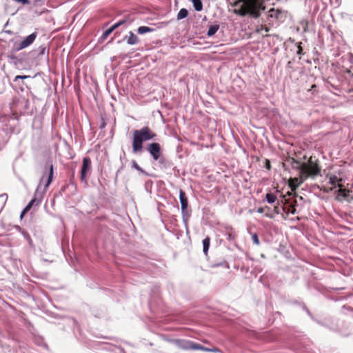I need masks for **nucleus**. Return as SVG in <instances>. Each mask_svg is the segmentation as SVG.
Returning a JSON list of instances; mask_svg holds the SVG:
<instances>
[{
	"instance_id": "f257e3e1",
	"label": "nucleus",
	"mask_w": 353,
	"mask_h": 353,
	"mask_svg": "<svg viewBox=\"0 0 353 353\" xmlns=\"http://www.w3.org/2000/svg\"><path fill=\"white\" fill-rule=\"evenodd\" d=\"M265 0H228L230 4L236 7L233 12L244 17L251 16L258 18L260 16L261 10L265 9L263 5Z\"/></svg>"
},
{
	"instance_id": "f03ea898",
	"label": "nucleus",
	"mask_w": 353,
	"mask_h": 353,
	"mask_svg": "<svg viewBox=\"0 0 353 353\" xmlns=\"http://www.w3.org/2000/svg\"><path fill=\"white\" fill-rule=\"evenodd\" d=\"M156 137L157 134L148 126H143L139 130H134L132 132V152L136 154L141 152L143 143L153 140Z\"/></svg>"
},
{
	"instance_id": "7ed1b4c3",
	"label": "nucleus",
	"mask_w": 353,
	"mask_h": 353,
	"mask_svg": "<svg viewBox=\"0 0 353 353\" xmlns=\"http://www.w3.org/2000/svg\"><path fill=\"white\" fill-rule=\"evenodd\" d=\"M294 162L299 165L301 177L305 179L309 176H314L319 175L321 172V168L318 161H314L312 157H310L307 163H300L299 161Z\"/></svg>"
},
{
	"instance_id": "20e7f679",
	"label": "nucleus",
	"mask_w": 353,
	"mask_h": 353,
	"mask_svg": "<svg viewBox=\"0 0 353 353\" xmlns=\"http://www.w3.org/2000/svg\"><path fill=\"white\" fill-rule=\"evenodd\" d=\"M287 195H283L282 196L281 202L283 203L284 206L283 207V211L286 214L291 213L292 214H294L296 213V208L295 206L296 205L297 201L296 199H293V201H291V199H287Z\"/></svg>"
},
{
	"instance_id": "39448f33",
	"label": "nucleus",
	"mask_w": 353,
	"mask_h": 353,
	"mask_svg": "<svg viewBox=\"0 0 353 353\" xmlns=\"http://www.w3.org/2000/svg\"><path fill=\"white\" fill-rule=\"evenodd\" d=\"M147 150L152 155L154 160H158L161 154V145L158 143H152L148 145Z\"/></svg>"
},
{
	"instance_id": "423d86ee",
	"label": "nucleus",
	"mask_w": 353,
	"mask_h": 353,
	"mask_svg": "<svg viewBox=\"0 0 353 353\" xmlns=\"http://www.w3.org/2000/svg\"><path fill=\"white\" fill-rule=\"evenodd\" d=\"M37 36V32H33L26 37L23 41L19 43L16 46L17 50H21L30 46L35 40Z\"/></svg>"
},
{
	"instance_id": "0eeeda50",
	"label": "nucleus",
	"mask_w": 353,
	"mask_h": 353,
	"mask_svg": "<svg viewBox=\"0 0 353 353\" xmlns=\"http://www.w3.org/2000/svg\"><path fill=\"white\" fill-rule=\"evenodd\" d=\"M91 169V160L89 157H84L83 159V164L81 170V180L85 181L88 172Z\"/></svg>"
},
{
	"instance_id": "6e6552de",
	"label": "nucleus",
	"mask_w": 353,
	"mask_h": 353,
	"mask_svg": "<svg viewBox=\"0 0 353 353\" xmlns=\"http://www.w3.org/2000/svg\"><path fill=\"white\" fill-rule=\"evenodd\" d=\"M125 23V20H121L112 26L110 28L105 30L99 39V42H103L115 29Z\"/></svg>"
},
{
	"instance_id": "1a4fd4ad",
	"label": "nucleus",
	"mask_w": 353,
	"mask_h": 353,
	"mask_svg": "<svg viewBox=\"0 0 353 353\" xmlns=\"http://www.w3.org/2000/svg\"><path fill=\"white\" fill-rule=\"evenodd\" d=\"M305 180L304 177H301L300 176V179L299 178H290L288 181V185L291 188L292 191H295L296 189Z\"/></svg>"
},
{
	"instance_id": "9d476101",
	"label": "nucleus",
	"mask_w": 353,
	"mask_h": 353,
	"mask_svg": "<svg viewBox=\"0 0 353 353\" xmlns=\"http://www.w3.org/2000/svg\"><path fill=\"white\" fill-rule=\"evenodd\" d=\"M179 199L181 205V210L184 212L188 208V201L185 192L183 190L179 191Z\"/></svg>"
},
{
	"instance_id": "9b49d317",
	"label": "nucleus",
	"mask_w": 353,
	"mask_h": 353,
	"mask_svg": "<svg viewBox=\"0 0 353 353\" xmlns=\"http://www.w3.org/2000/svg\"><path fill=\"white\" fill-rule=\"evenodd\" d=\"M124 39L126 40L128 44L129 45H135L139 41V37L132 31L129 32V36H125Z\"/></svg>"
},
{
	"instance_id": "f8f14e48",
	"label": "nucleus",
	"mask_w": 353,
	"mask_h": 353,
	"mask_svg": "<svg viewBox=\"0 0 353 353\" xmlns=\"http://www.w3.org/2000/svg\"><path fill=\"white\" fill-rule=\"evenodd\" d=\"M226 234L228 236V239L230 241H233L236 239V233L232 228H226Z\"/></svg>"
},
{
	"instance_id": "ddd939ff",
	"label": "nucleus",
	"mask_w": 353,
	"mask_h": 353,
	"mask_svg": "<svg viewBox=\"0 0 353 353\" xmlns=\"http://www.w3.org/2000/svg\"><path fill=\"white\" fill-rule=\"evenodd\" d=\"M53 174H54L53 165L50 164V165L49 176H48L47 182L46 183V185H45L46 188H48L49 187V185H50V183H52V179H53Z\"/></svg>"
},
{
	"instance_id": "4468645a",
	"label": "nucleus",
	"mask_w": 353,
	"mask_h": 353,
	"mask_svg": "<svg viewBox=\"0 0 353 353\" xmlns=\"http://www.w3.org/2000/svg\"><path fill=\"white\" fill-rule=\"evenodd\" d=\"M210 238L209 236L205 237L203 240V252L205 255L208 254V252L210 248Z\"/></svg>"
},
{
	"instance_id": "2eb2a0df",
	"label": "nucleus",
	"mask_w": 353,
	"mask_h": 353,
	"mask_svg": "<svg viewBox=\"0 0 353 353\" xmlns=\"http://www.w3.org/2000/svg\"><path fill=\"white\" fill-rule=\"evenodd\" d=\"M219 25H213V26H211L209 29H208V33H207V35L208 37H212L219 30Z\"/></svg>"
},
{
	"instance_id": "dca6fc26",
	"label": "nucleus",
	"mask_w": 353,
	"mask_h": 353,
	"mask_svg": "<svg viewBox=\"0 0 353 353\" xmlns=\"http://www.w3.org/2000/svg\"><path fill=\"white\" fill-rule=\"evenodd\" d=\"M190 347L192 350H201L204 351H209L210 350L207 347L202 346L200 344L196 343H191L190 345Z\"/></svg>"
},
{
	"instance_id": "f3484780",
	"label": "nucleus",
	"mask_w": 353,
	"mask_h": 353,
	"mask_svg": "<svg viewBox=\"0 0 353 353\" xmlns=\"http://www.w3.org/2000/svg\"><path fill=\"white\" fill-rule=\"evenodd\" d=\"M188 15V12L185 8H181L177 14V19L181 20L185 17H187Z\"/></svg>"
},
{
	"instance_id": "a211bd4d",
	"label": "nucleus",
	"mask_w": 353,
	"mask_h": 353,
	"mask_svg": "<svg viewBox=\"0 0 353 353\" xmlns=\"http://www.w3.org/2000/svg\"><path fill=\"white\" fill-rule=\"evenodd\" d=\"M194 9L196 11L203 10V3L201 0H192Z\"/></svg>"
},
{
	"instance_id": "6ab92c4d",
	"label": "nucleus",
	"mask_w": 353,
	"mask_h": 353,
	"mask_svg": "<svg viewBox=\"0 0 353 353\" xmlns=\"http://www.w3.org/2000/svg\"><path fill=\"white\" fill-rule=\"evenodd\" d=\"M151 31H152V29L149 27H147V26H140L137 29L138 33L141 34H145L147 32H150Z\"/></svg>"
},
{
	"instance_id": "aec40b11",
	"label": "nucleus",
	"mask_w": 353,
	"mask_h": 353,
	"mask_svg": "<svg viewBox=\"0 0 353 353\" xmlns=\"http://www.w3.org/2000/svg\"><path fill=\"white\" fill-rule=\"evenodd\" d=\"M265 199L269 203H273L276 200V196L272 193H268L265 195Z\"/></svg>"
},
{
	"instance_id": "412c9836",
	"label": "nucleus",
	"mask_w": 353,
	"mask_h": 353,
	"mask_svg": "<svg viewBox=\"0 0 353 353\" xmlns=\"http://www.w3.org/2000/svg\"><path fill=\"white\" fill-rule=\"evenodd\" d=\"M349 192L350 191L348 190H346L345 188H341L339 190V195L341 196L343 198H346L348 196Z\"/></svg>"
},
{
	"instance_id": "4be33fe9",
	"label": "nucleus",
	"mask_w": 353,
	"mask_h": 353,
	"mask_svg": "<svg viewBox=\"0 0 353 353\" xmlns=\"http://www.w3.org/2000/svg\"><path fill=\"white\" fill-rule=\"evenodd\" d=\"M252 240L254 244H256L257 245H259L260 241H259V237H258V235L256 233H254L252 234Z\"/></svg>"
},
{
	"instance_id": "5701e85b",
	"label": "nucleus",
	"mask_w": 353,
	"mask_h": 353,
	"mask_svg": "<svg viewBox=\"0 0 353 353\" xmlns=\"http://www.w3.org/2000/svg\"><path fill=\"white\" fill-rule=\"evenodd\" d=\"M338 181H341V179H338L336 176H332L330 178V183L332 185H335Z\"/></svg>"
},
{
	"instance_id": "b1692460",
	"label": "nucleus",
	"mask_w": 353,
	"mask_h": 353,
	"mask_svg": "<svg viewBox=\"0 0 353 353\" xmlns=\"http://www.w3.org/2000/svg\"><path fill=\"white\" fill-rule=\"evenodd\" d=\"M265 30V32H268L270 31V28L266 27V26H261L260 28H258L256 29V32H261L262 30Z\"/></svg>"
},
{
	"instance_id": "393cba45",
	"label": "nucleus",
	"mask_w": 353,
	"mask_h": 353,
	"mask_svg": "<svg viewBox=\"0 0 353 353\" xmlns=\"http://www.w3.org/2000/svg\"><path fill=\"white\" fill-rule=\"evenodd\" d=\"M30 77L28 76V75H17V76L15 77L14 81H17L19 79H28V78H30Z\"/></svg>"
},
{
	"instance_id": "a878e982",
	"label": "nucleus",
	"mask_w": 353,
	"mask_h": 353,
	"mask_svg": "<svg viewBox=\"0 0 353 353\" xmlns=\"http://www.w3.org/2000/svg\"><path fill=\"white\" fill-rule=\"evenodd\" d=\"M132 166H133V168H134L136 170H137L139 171H141V172L143 171L142 168L134 161L132 162Z\"/></svg>"
},
{
	"instance_id": "bb28decb",
	"label": "nucleus",
	"mask_w": 353,
	"mask_h": 353,
	"mask_svg": "<svg viewBox=\"0 0 353 353\" xmlns=\"http://www.w3.org/2000/svg\"><path fill=\"white\" fill-rule=\"evenodd\" d=\"M14 1L17 3H22L23 5H28L30 3L29 0H14Z\"/></svg>"
},
{
	"instance_id": "cd10ccee",
	"label": "nucleus",
	"mask_w": 353,
	"mask_h": 353,
	"mask_svg": "<svg viewBox=\"0 0 353 353\" xmlns=\"http://www.w3.org/2000/svg\"><path fill=\"white\" fill-rule=\"evenodd\" d=\"M29 204L32 207L33 205H37L39 204V201H37V199L34 198V199H32L30 202H29Z\"/></svg>"
},
{
	"instance_id": "c85d7f7f",
	"label": "nucleus",
	"mask_w": 353,
	"mask_h": 353,
	"mask_svg": "<svg viewBox=\"0 0 353 353\" xmlns=\"http://www.w3.org/2000/svg\"><path fill=\"white\" fill-rule=\"evenodd\" d=\"M297 54H303V48H302L301 43V42L298 45Z\"/></svg>"
},
{
	"instance_id": "c756f323",
	"label": "nucleus",
	"mask_w": 353,
	"mask_h": 353,
	"mask_svg": "<svg viewBox=\"0 0 353 353\" xmlns=\"http://www.w3.org/2000/svg\"><path fill=\"white\" fill-rule=\"evenodd\" d=\"M32 206L28 203L26 207L23 209L25 212H28L31 209Z\"/></svg>"
},
{
	"instance_id": "7c9ffc66",
	"label": "nucleus",
	"mask_w": 353,
	"mask_h": 353,
	"mask_svg": "<svg viewBox=\"0 0 353 353\" xmlns=\"http://www.w3.org/2000/svg\"><path fill=\"white\" fill-rule=\"evenodd\" d=\"M27 213V212H25L24 210H23V211L21 212V215H20V218L21 219H23V216Z\"/></svg>"
},
{
	"instance_id": "2f4dec72",
	"label": "nucleus",
	"mask_w": 353,
	"mask_h": 353,
	"mask_svg": "<svg viewBox=\"0 0 353 353\" xmlns=\"http://www.w3.org/2000/svg\"><path fill=\"white\" fill-rule=\"evenodd\" d=\"M263 211H264V209H263V208H259L257 209V212H258L259 213H263Z\"/></svg>"
},
{
	"instance_id": "473e14b6",
	"label": "nucleus",
	"mask_w": 353,
	"mask_h": 353,
	"mask_svg": "<svg viewBox=\"0 0 353 353\" xmlns=\"http://www.w3.org/2000/svg\"><path fill=\"white\" fill-rule=\"evenodd\" d=\"M266 168H267L268 169H269V170H270V168H271L270 163V161H267V162H266Z\"/></svg>"
},
{
	"instance_id": "72a5a7b5",
	"label": "nucleus",
	"mask_w": 353,
	"mask_h": 353,
	"mask_svg": "<svg viewBox=\"0 0 353 353\" xmlns=\"http://www.w3.org/2000/svg\"><path fill=\"white\" fill-rule=\"evenodd\" d=\"M274 212H275L276 214H279V207H278V206H275V207H274Z\"/></svg>"
},
{
	"instance_id": "f704fd0d",
	"label": "nucleus",
	"mask_w": 353,
	"mask_h": 353,
	"mask_svg": "<svg viewBox=\"0 0 353 353\" xmlns=\"http://www.w3.org/2000/svg\"><path fill=\"white\" fill-rule=\"evenodd\" d=\"M314 88H316V85L315 84L312 85L311 90L314 89Z\"/></svg>"
},
{
	"instance_id": "c9c22d12",
	"label": "nucleus",
	"mask_w": 353,
	"mask_h": 353,
	"mask_svg": "<svg viewBox=\"0 0 353 353\" xmlns=\"http://www.w3.org/2000/svg\"><path fill=\"white\" fill-rule=\"evenodd\" d=\"M292 194L291 192H288V193H287V195H288V196H291Z\"/></svg>"
}]
</instances>
